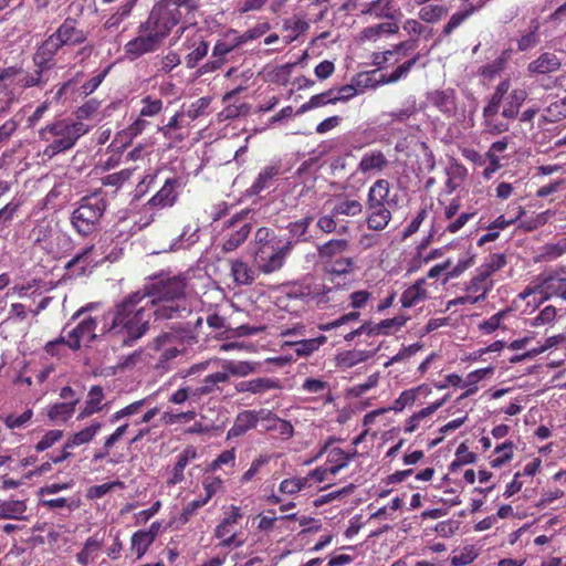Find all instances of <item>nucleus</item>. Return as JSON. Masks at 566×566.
Masks as SVG:
<instances>
[{"instance_id":"obj_36","label":"nucleus","mask_w":566,"mask_h":566,"mask_svg":"<svg viewBox=\"0 0 566 566\" xmlns=\"http://www.w3.org/2000/svg\"><path fill=\"white\" fill-rule=\"evenodd\" d=\"M369 81L370 80L367 75H359L355 80V83H350L338 88H331L335 104L337 102H346L353 98L354 96L358 95L360 93L358 86L363 85V87H367L369 86Z\"/></svg>"},{"instance_id":"obj_33","label":"nucleus","mask_w":566,"mask_h":566,"mask_svg":"<svg viewBox=\"0 0 566 566\" xmlns=\"http://www.w3.org/2000/svg\"><path fill=\"white\" fill-rule=\"evenodd\" d=\"M197 458V450L192 446H188L178 455L177 462L174 467L171 478L167 481L168 485H176L181 483L185 479L184 471L188 463Z\"/></svg>"},{"instance_id":"obj_35","label":"nucleus","mask_w":566,"mask_h":566,"mask_svg":"<svg viewBox=\"0 0 566 566\" xmlns=\"http://www.w3.org/2000/svg\"><path fill=\"white\" fill-rule=\"evenodd\" d=\"M276 388H279L277 381L271 378H255L235 385L237 392L263 394Z\"/></svg>"},{"instance_id":"obj_64","label":"nucleus","mask_w":566,"mask_h":566,"mask_svg":"<svg viewBox=\"0 0 566 566\" xmlns=\"http://www.w3.org/2000/svg\"><path fill=\"white\" fill-rule=\"evenodd\" d=\"M478 556L479 553L476 548L472 545H469L463 547L458 554H454L450 562L452 566H467L473 563Z\"/></svg>"},{"instance_id":"obj_45","label":"nucleus","mask_w":566,"mask_h":566,"mask_svg":"<svg viewBox=\"0 0 566 566\" xmlns=\"http://www.w3.org/2000/svg\"><path fill=\"white\" fill-rule=\"evenodd\" d=\"M505 264V255L501 253H494L489 255L484 262L475 270L485 279L492 280L493 274L503 269Z\"/></svg>"},{"instance_id":"obj_41","label":"nucleus","mask_w":566,"mask_h":566,"mask_svg":"<svg viewBox=\"0 0 566 566\" xmlns=\"http://www.w3.org/2000/svg\"><path fill=\"white\" fill-rule=\"evenodd\" d=\"M78 403V399H73L71 401L57 402L54 403L48 412L50 420L55 423L66 422L72 418L75 412V407Z\"/></svg>"},{"instance_id":"obj_56","label":"nucleus","mask_w":566,"mask_h":566,"mask_svg":"<svg viewBox=\"0 0 566 566\" xmlns=\"http://www.w3.org/2000/svg\"><path fill=\"white\" fill-rule=\"evenodd\" d=\"M416 48H417L416 40L403 41V42H400L399 44H397L392 50H388V51H385L381 53H376L374 61L377 65H381L382 63H386L389 61V56H391L398 52H402L405 54L406 52L412 51Z\"/></svg>"},{"instance_id":"obj_54","label":"nucleus","mask_w":566,"mask_h":566,"mask_svg":"<svg viewBox=\"0 0 566 566\" xmlns=\"http://www.w3.org/2000/svg\"><path fill=\"white\" fill-rule=\"evenodd\" d=\"M277 174H279V168L276 166L271 165V166L263 168L260 171L254 184L252 185L253 192L259 193L262 190L269 188L271 185V181Z\"/></svg>"},{"instance_id":"obj_1","label":"nucleus","mask_w":566,"mask_h":566,"mask_svg":"<svg viewBox=\"0 0 566 566\" xmlns=\"http://www.w3.org/2000/svg\"><path fill=\"white\" fill-rule=\"evenodd\" d=\"M150 302L142 292L132 293L104 316L102 332L119 337L125 345L140 338L154 315Z\"/></svg>"},{"instance_id":"obj_13","label":"nucleus","mask_w":566,"mask_h":566,"mask_svg":"<svg viewBox=\"0 0 566 566\" xmlns=\"http://www.w3.org/2000/svg\"><path fill=\"white\" fill-rule=\"evenodd\" d=\"M155 348L158 352V366L161 368H167L168 363L186 349L184 342L172 334L159 336L155 342Z\"/></svg>"},{"instance_id":"obj_2","label":"nucleus","mask_w":566,"mask_h":566,"mask_svg":"<svg viewBox=\"0 0 566 566\" xmlns=\"http://www.w3.org/2000/svg\"><path fill=\"white\" fill-rule=\"evenodd\" d=\"M144 294L151 301L149 308L157 318H174L179 313L188 311L185 281L180 277L159 281Z\"/></svg>"},{"instance_id":"obj_12","label":"nucleus","mask_w":566,"mask_h":566,"mask_svg":"<svg viewBox=\"0 0 566 566\" xmlns=\"http://www.w3.org/2000/svg\"><path fill=\"white\" fill-rule=\"evenodd\" d=\"M242 44L239 33L234 30L228 31L224 36L219 40L212 51L213 61L206 63L202 66L203 72H210L219 69L224 61V56Z\"/></svg>"},{"instance_id":"obj_63","label":"nucleus","mask_w":566,"mask_h":566,"mask_svg":"<svg viewBox=\"0 0 566 566\" xmlns=\"http://www.w3.org/2000/svg\"><path fill=\"white\" fill-rule=\"evenodd\" d=\"M205 497L210 501L212 496L224 491V480L221 476L208 475L202 481Z\"/></svg>"},{"instance_id":"obj_48","label":"nucleus","mask_w":566,"mask_h":566,"mask_svg":"<svg viewBox=\"0 0 566 566\" xmlns=\"http://www.w3.org/2000/svg\"><path fill=\"white\" fill-rule=\"evenodd\" d=\"M515 446L512 441H505L495 447L493 457L490 460L492 468H502L513 458Z\"/></svg>"},{"instance_id":"obj_42","label":"nucleus","mask_w":566,"mask_h":566,"mask_svg":"<svg viewBox=\"0 0 566 566\" xmlns=\"http://www.w3.org/2000/svg\"><path fill=\"white\" fill-rule=\"evenodd\" d=\"M494 373V367H485L475 369L467 375L463 380V388H465V392L461 396V398L469 397L478 391V384L485 379L486 377L492 376Z\"/></svg>"},{"instance_id":"obj_49","label":"nucleus","mask_w":566,"mask_h":566,"mask_svg":"<svg viewBox=\"0 0 566 566\" xmlns=\"http://www.w3.org/2000/svg\"><path fill=\"white\" fill-rule=\"evenodd\" d=\"M327 340L326 336L321 335L315 338L302 339L291 343L294 346V352L300 357L311 356L314 352L325 344Z\"/></svg>"},{"instance_id":"obj_55","label":"nucleus","mask_w":566,"mask_h":566,"mask_svg":"<svg viewBox=\"0 0 566 566\" xmlns=\"http://www.w3.org/2000/svg\"><path fill=\"white\" fill-rule=\"evenodd\" d=\"M310 488V479L304 476L285 479L280 483L279 491L287 495H294Z\"/></svg>"},{"instance_id":"obj_23","label":"nucleus","mask_w":566,"mask_h":566,"mask_svg":"<svg viewBox=\"0 0 566 566\" xmlns=\"http://www.w3.org/2000/svg\"><path fill=\"white\" fill-rule=\"evenodd\" d=\"M62 46L63 44L56 34H51L38 49L34 55V62L38 69L44 70L49 67V63Z\"/></svg>"},{"instance_id":"obj_39","label":"nucleus","mask_w":566,"mask_h":566,"mask_svg":"<svg viewBox=\"0 0 566 566\" xmlns=\"http://www.w3.org/2000/svg\"><path fill=\"white\" fill-rule=\"evenodd\" d=\"M389 192L390 185L388 180H376L368 190L367 205H391Z\"/></svg>"},{"instance_id":"obj_37","label":"nucleus","mask_w":566,"mask_h":566,"mask_svg":"<svg viewBox=\"0 0 566 566\" xmlns=\"http://www.w3.org/2000/svg\"><path fill=\"white\" fill-rule=\"evenodd\" d=\"M276 247H281L277 241L275 233L268 228H260L254 235V250L253 255H261L266 250H274Z\"/></svg>"},{"instance_id":"obj_51","label":"nucleus","mask_w":566,"mask_h":566,"mask_svg":"<svg viewBox=\"0 0 566 566\" xmlns=\"http://www.w3.org/2000/svg\"><path fill=\"white\" fill-rule=\"evenodd\" d=\"M148 122L145 118L137 117L133 124L117 134V140L123 145L129 144L134 138L140 135L147 127Z\"/></svg>"},{"instance_id":"obj_58","label":"nucleus","mask_w":566,"mask_h":566,"mask_svg":"<svg viewBox=\"0 0 566 566\" xmlns=\"http://www.w3.org/2000/svg\"><path fill=\"white\" fill-rule=\"evenodd\" d=\"M140 103L139 117L142 118L157 116L164 108L163 101L150 95L142 98Z\"/></svg>"},{"instance_id":"obj_6","label":"nucleus","mask_w":566,"mask_h":566,"mask_svg":"<svg viewBox=\"0 0 566 566\" xmlns=\"http://www.w3.org/2000/svg\"><path fill=\"white\" fill-rule=\"evenodd\" d=\"M243 514L239 506L231 505L224 513V517L214 530V537L219 539V546L224 548H238L245 543L241 533L235 531Z\"/></svg>"},{"instance_id":"obj_16","label":"nucleus","mask_w":566,"mask_h":566,"mask_svg":"<svg viewBox=\"0 0 566 566\" xmlns=\"http://www.w3.org/2000/svg\"><path fill=\"white\" fill-rule=\"evenodd\" d=\"M333 216L338 217H357L363 212L364 206L358 198L347 195H337L325 202Z\"/></svg>"},{"instance_id":"obj_27","label":"nucleus","mask_w":566,"mask_h":566,"mask_svg":"<svg viewBox=\"0 0 566 566\" xmlns=\"http://www.w3.org/2000/svg\"><path fill=\"white\" fill-rule=\"evenodd\" d=\"M367 224L371 230H384L391 220L390 205H367Z\"/></svg>"},{"instance_id":"obj_60","label":"nucleus","mask_w":566,"mask_h":566,"mask_svg":"<svg viewBox=\"0 0 566 566\" xmlns=\"http://www.w3.org/2000/svg\"><path fill=\"white\" fill-rule=\"evenodd\" d=\"M153 542L154 541L151 539L150 535L144 533L143 531H138L132 536V552L136 555L137 558H140L145 555Z\"/></svg>"},{"instance_id":"obj_25","label":"nucleus","mask_w":566,"mask_h":566,"mask_svg":"<svg viewBox=\"0 0 566 566\" xmlns=\"http://www.w3.org/2000/svg\"><path fill=\"white\" fill-rule=\"evenodd\" d=\"M389 161L380 150H370L361 156L357 170L363 174H378L382 171Z\"/></svg>"},{"instance_id":"obj_52","label":"nucleus","mask_w":566,"mask_h":566,"mask_svg":"<svg viewBox=\"0 0 566 566\" xmlns=\"http://www.w3.org/2000/svg\"><path fill=\"white\" fill-rule=\"evenodd\" d=\"M223 467H227L230 469V474L233 472V469L235 467V451L234 449L224 450L222 451L209 465L207 471L208 472H216Z\"/></svg>"},{"instance_id":"obj_20","label":"nucleus","mask_w":566,"mask_h":566,"mask_svg":"<svg viewBox=\"0 0 566 566\" xmlns=\"http://www.w3.org/2000/svg\"><path fill=\"white\" fill-rule=\"evenodd\" d=\"M325 452H327L326 465L333 476H335L342 469L346 468L357 453L356 451L347 453L340 448H332L328 450V443H325L316 458L322 457Z\"/></svg>"},{"instance_id":"obj_53","label":"nucleus","mask_w":566,"mask_h":566,"mask_svg":"<svg viewBox=\"0 0 566 566\" xmlns=\"http://www.w3.org/2000/svg\"><path fill=\"white\" fill-rule=\"evenodd\" d=\"M347 249V241L343 239L331 240L318 247V255L322 259H333Z\"/></svg>"},{"instance_id":"obj_61","label":"nucleus","mask_w":566,"mask_h":566,"mask_svg":"<svg viewBox=\"0 0 566 566\" xmlns=\"http://www.w3.org/2000/svg\"><path fill=\"white\" fill-rule=\"evenodd\" d=\"M448 12L447 8L440 4H427L419 11V18L428 23L439 21Z\"/></svg>"},{"instance_id":"obj_9","label":"nucleus","mask_w":566,"mask_h":566,"mask_svg":"<svg viewBox=\"0 0 566 566\" xmlns=\"http://www.w3.org/2000/svg\"><path fill=\"white\" fill-rule=\"evenodd\" d=\"M292 249V241H286L274 250H266L261 255H253L258 270L264 274H271L281 270Z\"/></svg>"},{"instance_id":"obj_22","label":"nucleus","mask_w":566,"mask_h":566,"mask_svg":"<svg viewBox=\"0 0 566 566\" xmlns=\"http://www.w3.org/2000/svg\"><path fill=\"white\" fill-rule=\"evenodd\" d=\"M63 45H76L86 41L87 33L76 27V21L67 18L54 32Z\"/></svg>"},{"instance_id":"obj_5","label":"nucleus","mask_w":566,"mask_h":566,"mask_svg":"<svg viewBox=\"0 0 566 566\" xmlns=\"http://www.w3.org/2000/svg\"><path fill=\"white\" fill-rule=\"evenodd\" d=\"M107 207L106 199L101 193L84 197L72 213V224L83 235L93 232Z\"/></svg>"},{"instance_id":"obj_50","label":"nucleus","mask_w":566,"mask_h":566,"mask_svg":"<svg viewBox=\"0 0 566 566\" xmlns=\"http://www.w3.org/2000/svg\"><path fill=\"white\" fill-rule=\"evenodd\" d=\"M474 263V255L467 253L461 256L455 264L451 261V268L447 270L442 280V285L447 284L450 280L459 277L464 271L471 268Z\"/></svg>"},{"instance_id":"obj_17","label":"nucleus","mask_w":566,"mask_h":566,"mask_svg":"<svg viewBox=\"0 0 566 566\" xmlns=\"http://www.w3.org/2000/svg\"><path fill=\"white\" fill-rule=\"evenodd\" d=\"M102 423L99 421H92L87 427L83 428L82 430L73 433L67 441L64 443L63 451L61 455L53 458L52 461L54 463H60L67 459L71 453L69 452V449H73L76 447H80L82 444L90 443L96 434L101 431Z\"/></svg>"},{"instance_id":"obj_43","label":"nucleus","mask_w":566,"mask_h":566,"mask_svg":"<svg viewBox=\"0 0 566 566\" xmlns=\"http://www.w3.org/2000/svg\"><path fill=\"white\" fill-rule=\"evenodd\" d=\"M493 280L485 279L475 270L474 275L465 284V292L475 294L479 298L484 301L488 293L493 289Z\"/></svg>"},{"instance_id":"obj_15","label":"nucleus","mask_w":566,"mask_h":566,"mask_svg":"<svg viewBox=\"0 0 566 566\" xmlns=\"http://www.w3.org/2000/svg\"><path fill=\"white\" fill-rule=\"evenodd\" d=\"M96 316H84L76 327L69 332L66 346L76 350L82 344L92 342L96 337Z\"/></svg>"},{"instance_id":"obj_28","label":"nucleus","mask_w":566,"mask_h":566,"mask_svg":"<svg viewBox=\"0 0 566 566\" xmlns=\"http://www.w3.org/2000/svg\"><path fill=\"white\" fill-rule=\"evenodd\" d=\"M259 421V412L254 410H244L240 412L235 420L233 426L228 431V439L237 438L249 430L253 429Z\"/></svg>"},{"instance_id":"obj_14","label":"nucleus","mask_w":566,"mask_h":566,"mask_svg":"<svg viewBox=\"0 0 566 566\" xmlns=\"http://www.w3.org/2000/svg\"><path fill=\"white\" fill-rule=\"evenodd\" d=\"M161 42L149 31L138 28V35L128 41L125 46V53L130 60H135L146 53L154 52L160 46Z\"/></svg>"},{"instance_id":"obj_34","label":"nucleus","mask_w":566,"mask_h":566,"mask_svg":"<svg viewBox=\"0 0 566 566\" xmlns=\"http://www.w3.org/2000/svg\"><path fill=\"white\" fill-rule=\"evenodd\" d=\"M398 30H399L398 25L392 22H384V23L370 25L368 28H365L360 32L359 40L361 42H366V41L376 42L384 36H387L390 34H396L398 32Z\"/></svg>"},{"instance_id":"obj_4","label":"nucleus","mask_w":566,"mask_h":566,"mask_svg":"<svg viewBox=\"0 0 566 566\" xmlns=\"http://www.w3.org/2000/svg\"><path fill=\"white\" fill-rule=\"evenodd\" d=\"M189 0L164 1L156 4L148 19L140 24V30L149 31L163 42L170 30L178 24L181 19L180 6Z\"/></svg>"},{"instance_id":"obj_3","label":"nucleus","mask_w":566,"mask_h":566,"mask_svg":"<svg viewBox=\"0 0 566 566\" xmlns=\"http://www.w3.org/2000/svg\"><path fill=\"white\" fill-rule=\"evenodd\" d=\"M88 132V127L82 122H70L61 119L46 125L39 132L43 142L49 143L44 149L48 156H54L59 153L72 148L76 140Z\"/></svg>"},{"instance_id":"obj_7","label":"nucleus","mask_w":566,"mask_h":566,"mask_svg":"<svg viewBox=\"0 0 566 566\" xmlns=\"http://www.w3.org/2000/svg\"><path fill=\"white\" fill-rule=\"evenodd\" d=\"M251 230L252 226L245 220L244 216L237 214L226 222L221 242L218 247L223 253L233 252L245 242Z\"/></svg>"},{"instance_id":"obj_29","label":"nucleus","mask_w":566,"mask_h":566,"mask_svg":"<svg viewBox=\"0 0 566 566\" xmlns=\"http://www.w3.org/2000/svg\"><path fill=\"white\" fill-rule=\"evenodd\" d=\"M214 361L218 364L219 367L227 368L230 377H247L251 374H254L260 366L258 363L249 360H231L218 357H216Z\"/></svg>"},{"instance_id":"obj_40","label":"nucleus","mask_w":566,"mask_h":566,"mask_svg":"<svg viewBox=\"0 0 566 566\" xmlns=\"http://www.w3.org/2000/svg\"><path fill=\"white\" fill-rule=\"evenodd\" d=\"M373 356L371 352L361 349L343 350L336 355V365L342 368H352L360 363L368 360Z\"/></svg>"},{"instance_id":"obj_11","label":"nucleus","mask_w":566,"mask_h":566,"mask_svg":"<svg viewBox=\"0 0 566 566\" xmlns=\"http://www.w3.org/2000/svg\"><path fill=\"white\" fill-rule=\"evenodd\" d=\"M184 182L180 178H169L165 181L164 186L149 199L146 209H164L169 208L177 201L179 190L182 188Z\"/></svg>"},{"instance_id":"obj_21","label":"nucleus","mask_w":566,"mask_h":566,"mask_svg":"<svg viewBox=\"0 0 566 566\" xmlns=\"http://www.w3.org/2000/svg\"><path fill=\"white\" fill-rule=\"evenodd\" d=\"M500 92L495 97H491L488 105L483 109V124L486 130L491 134L497 135L509 130L510 126L506 122H503L499 118L496 111V104L501 97Z\"/></svg>"},{"instance_id":"obj_32","label":"nucleus","mask_w":566,"mask_h":566,"mask_svg":"<svg viewBox=\"0 0 566 566\" xmlns=\"http://www.w3.org/2000/svg\"><path fill=\"white\" fill-rule=\"evenodd\" d=\"M542 289H544L547 300L559 296L566 301V276L557 272L545 274Z\"/></svg>"},{"instance_id":"obj_31","label":"nucleus","mask_w":566,"mask_h":566,"mask_svg":"<svg viewBox=\"0 0 566 566\" xmlns=\"http://www.w3.org/2000/svg\"><path fill=\"white\" fill-rule=\"evenodd\" d=\"M447 401V398H442L426 408L415 412L405 421L403 431L406 433H412L418 430L423 421L431 417L439 408H441Z\"/></svg>"},{"instance_id":"obj_19","label":"nucleus","mask_w":566,"mask_h":566,"mask_svg":"<svg viewBox=\"0 0 566 566\" xmlns=\"http://www.w3.org/2000/svg\"><path fill=\"white\" fill-rule=\"evenodd\" d=\"M104 244L98 242L97 244H93L91 247L85 248L81 253H77L69 263L67 266L72 268L75 265H80L81 270H85L86 268H94L97 264L102 263L107 259L103 251Z\"/></svg>"},{"instance_id":"obj_46","label":"nucleus","mask_w":566,"mask_h":566,"mask_svg":"<svg viewBox=\"0 0 566 566\" xmlns=\"http://www.w3.org/2000/svg\"><path fill=\"white\" fill-rule=\"evenodd\" d=\"M25 511L24 501L9 500L0 502V518L22 520Z\"/></svg>"},{"instance_id":"obj_47","label":"nucleus","mask_w":566,"mask_h":566,"mask_svg":"<svg viewBox=\"0 0 566 566\" xmlns=\"http://www.w3.org/2000/svg\"><path fill=\"white\" fill-rule=\"evenodd\" d=\"M421 391H427L429 392L430 389L424 386V385H421V386H418L416 388H411V389H408V390H403L399 397L394 401V405L389 408L390 410H394L396 412H400L402 411L406 407L408 406H411L415 403L418 395L421 392Z\"/></svg>"},{"instance_id":"obj_62","label":"nucleus","mask_w":566,"mask_h":566,"mask_svg":"<svg viewBox=\"0 0 566 566\" xmlns=\"http://www.w3.org/2000/svg\"><path fill=\"white\" fill-rule=\"evenodd\" d=\"M195 49L186 56V65L193 69L208 53L209 45L201 38L193 42Z\"/></svg>"},{"instance_id":"obj_18","label":"nucleus","mask_w":566,"mask_h":566,"mask_svg":"<svg viewBox=\"0 0 566 566\" xmlns=\"http://www.w3.org/2000/svg\"><path fill=\"white\" fill-rule=\"evenodd\" d=\"M108 408L109 403L105 400L103 388L101 386H93L86 395L84 405L80 408L77 420H84Z\"/></svg>"},{"instance_id":"obj_24","label":"nucleus","mask_w":566,"mask_h":566,"mask_svg":"<svg viewBox=\"0 0 566 566\" xmlns=\"http://www.w3.org/2000/svg\"><path fill=\"white\" fill-rule=\"evenodd\" d=\"M230 380V375L227 368L220 367V370L207 375L200 387L193 391L195 396H206L221 390V385Z\"/></svg>"},{"instance_id":"obj_10","label":"nucleus","mask_w":566,"mask_h":566,"mask_svg":"<svg viewBox=\"0 0 566 566\" xmlns=\"http://www.w3.org/2000/svg\"><path fill=\"white\" fill-rule=\"evenodd\" d=\"M439 289L440 285L437 282H428L427 279H419L405 290L400 298L401 305L403 307H413L430 298Z\"/></svg>"},{"instance_id":"obj_30","label":"nucleus","mask_w":566,"mask_h":566,"mask_svg":"<svg viewBox=\"0 0 566 566\" xmlns=\"http://www.w3.org/2000/svg\"><path fill=\"white\" fill-rule=\"evenodd\" d=\"M103 541L104 538L99 533H95L93 536L87 538L82 551L76 555L77 563L83 566H87L95 562L103 546Z\"/></svg>"},{"instance_id":"obj_44","label":"nucleus","mask_w":566,"mask_h":566,"mask_svg":"<svg viewBox=\"0 0 566 566\" xmlns=\"http://www.w3.org/2000/svg\"><path fill=\"white\" fill-rule=\"evenodd\" d=\"M432 104L442 113L452 115L457 111L454 93L452 91H438L431 95Z\"/></svg>"},{"instance_id":"obj_38","label":"nucleus","mask_w":566,"mask_h":566,"mask_svg":"<svg viewBox=\"0 0 566 566\" xmlns=\"http://www.w3.org/2000/svg\"><path fill=\"white\" fill-rule=\"evenodd\" d=\"M560 65V60L554 53L546 52L530 63L528 70L532 73L547 74L557 71Z\"/></svg>"},{"instance_id":"obj_26","label":"nucleus","mask_w":566,"mask_h":566,"mask_svg":"<svg viewBox=\"0 0 566 566\" xmlns=\"http://www.w3.org/2000/svg\"><path fill=\"white\" fill-rule=\"evenodd\" d=\"M230 274L237 285H251L255 280V270L240 258L229 260Z\"/></svg>"},{"instance_id":"obj_59","label":"nucleus","mask_w":566,"mask_h":566,"mask_svg":"<svg viewBox=\"0 0 566 566\" xmlns=\"http://www.w3.org/2000/svg\"><path fill=\"white\" fill-rule=\"evenodd\" d=\"M55 233V229L51 221L41 220L31 232L32 239L36 243H45L49 241Z\"/></svg>"},{"instance_id":"obj_57","label":"nucleus","mask_w":566,"mask_h":566,"mask_svg":"<svg viewBox=\"0 0 566 566\" xmlns=\"http://www.w3.org/2000/svg\"><path fill=\"white\" fill-rule=\"evenodd\" d=\"M405 322L406 321L402 317L384 319L376 325H370L368 335L389 334L392 331L399 329L405 324Z\"/></svg>"},{"instance_id":"obj_8","label":"nucleus","mask_w":566,"mask_h":566,"mask_svg":"<svg viewBox=\"0 0 566 566\" xmlns=\"http://www.w3.org/2000/svg\"><path fill=\"white\" fill-rule=\"evenodd\" d=\"M501 97L496 104V111L502 107L501 115L505 119H513L520 112V108L527 97V93L523 88H511L510 80L502 81L495 88L491 97H495L497 93Z\"/></svg>"}]
</instances>
